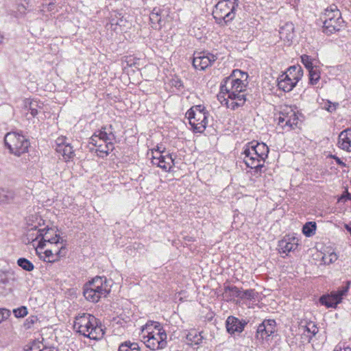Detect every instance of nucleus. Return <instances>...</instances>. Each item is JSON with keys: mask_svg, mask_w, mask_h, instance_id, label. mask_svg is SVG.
Returning a JSON list of instances; mask_svg holds the SVG:
<instances>
[{"mask_svg": "<svg viewBox=\"0 0 351 351\" xmlns=\"http://www.w3.org/2000/svg\"><path fill=\"white\" fill-rule=\"evenodd\" d=\"M322 259L325 264H330L335 262L337 259V256L336 254L331 253L329 254L328 257L323 256Z\"/></svg>", "mask_w": 351, "mask_h": 351, "instance_id": "obj_48", "label": "nucleus"}, {"mask_svg": "<svg viewBox=\"0 0 351 351\" xmlns=\"http://www.w3.org/2000/svg\"><path fill=\"white\" fill-rule=\"evenodd\" d=\"M283 74L284 77H289L297 84L303 75V70L300 66H291Z\"/></svg>", "mask_w": 351, "mask_h": 351, "instance_id": "obj_28", "label": "nucleus"}, {"mask_svg": "<svg viewBox=\"0 0 351 351\" xmlns=\"http://www.w3.org/2000/svg\"><path fill=\"white\" fill-rule=\"evenodd\" d=\"M15 192L8 187H0V205L8 204L14 202Z\"/></svg>", "mask_w": 351, "mask_h": 351, "instance_id": "obj_26", "label": "nucleus"}, {"mask_svg": "<svg viewBox=\"0 0 351 351\" xmlns=\"http://www.w3.org/2000/svg\"><path fill=\"white\" fill-rule=\"evenodd\" d=\"M322 20L324 24L323 32L328 35L339 31L343 22L341 12L335 4L330 5L324 10Z\"/></svg>", "mask_w": 351, "mask_h": 351, "instance_id": "obj_4", "label": "nucleus"}, {"mask_svg": "<svg viewBox=\"0 0 351 351\" xmlns=\"http://www.w3.org/2000/svg\"><path fill=\"white\" fill-rule=\"evenodd\" d=\"M119 351H141V349L137 343L125 341L119 346Z\"/></svg>", "mask_w": 351, "mask_h": 351, "instance_id": "obj_31", "label": "nucleus"}, {"mask_svg": "<svg viewBox=\"0 0 351 351\" xmlns=\"http://www.w3.org/2000/svg\"><path fill=\"white\" fill-rule=\"evenodd\" d=\"M74 329L82 335L93 340L101 339L104 335L101 326L99 325L97 319L88 313H82L75 317Z\"/></svg>", "mask_w": 351, "mask_h": 351, "instance_id": "obj_1", "label": "nucleus"}, {"mask_svg": "<svg viewBox=\"0 0 351 351\" xmlns=\"http://www.w3.org/2000/svg\"><path fill=\"white\" fill-rule=\"evenodd\" d=\"M149 21L153 29H160L164 25V14L159 8H154L149 14Z\"/></svg>", "mask_w": 351, "mask_h": 351, "instance_id": "obj_18", "label": "nucleus"}, {"mask_svg": "<svg viewBox=\"0 0 351 351\" xmlns=\"http://www.w3.org/2000/svg\"><path fill=\"white\" fill-rule=\"evenodd\" d=\"M189 123L194 132L202 133L204 131L208 124V114L206 111H195L189 110L186 112Z\"/></svg>", "mask_w": 351, "mask_h": 351, "instance_id": "obj_7", "label": "nucleus"}, {"mask_svg": "<svg viewBox=\"0 0 351 351\" xmlns=\"http://www.w3.org/2000/svg\"><path fill=\"white\" fill-rule=\"evenodd\" d=\"M255 292L253 289H247L241 292V299L252 300L254 299Z\"/></svg>", "mask_w": 351, "mask_h": 351, "instance_id": "obj_41", "label": "nucleus"}, {"mask_svg": "<svg viewBox=\"0 0 351 351\" xmlns=\"http://www.w3.org/2000/svg\"><path fill=\"white\" fill-rule=\"evenodd\" d=\"M331 157H332V158H334V159L336 160V162H337V163L338 165H341V166H342V167H345V166H346V163H345V162H343V161H342L339 158H338L337 156H334V155H331Z\"/></svg>", "mask_w": 351, "mask_h": 351, "instance_id": "obj_51", "label": "nucleus"}, {"mask_svg": "<svg viewBox=\"0 0 351 351\" xmlns=\"http://www.w3.org/2000/svg\"><path fill=\"white\" fill-rule=\"evenodd\" d=\"M339 147L351 152V128L342 131L338 138Z\"/></svg>", "mask_w": 351, "mask_h": 351, "instance_id": "obj_22", "label": "nucleus"}, {"mask_svg": "<svg viewBox=\"0 0 351 351\" xmlns=\"http://www.w3.org/2000/svg\"><path fill=\"white\" fill-rule=\"evenodd\" d=\"M17 264L23 269H24L27 271H31L34 270V264L25 258H19L17 261Z\"/></svg>", "mask_w": 351, "mask_h": 351, "instance_id": "obj_36", "label": "nucleus"}, {"mask_svg": "<svg viewBox=\"0 0 351 351\" xmlns=\"http://www.w3.org/2000/svg\"><path fill=\"white\" fill-rule=\"evenodd\" d=\"M25 351H58V349L54 347H51V348H45L43 350H38V349L36 348H30L29 349H28Z\"/></svg>", "mask_w": 351, "mask_h": 351, "instance_id": "obj_49", "label": "nucleus"}, {"mask_svg": "<svg viewBox=\"0 0 351 351\" xmlns=\"http://www.w3.org/2000/svg\"><path fill=\"white\" fill-rule=\"evenodd\" d=\"M190 110H193V111L194 110H195V111H205L204 108L202 107L200 105L199 106H195L191 108Z\"/></svg>", "mask_w": 351, "mask_h": 351, "instance_id": "obj_52", "label": "nucleus"}, {"mask_svg": "<svg viewBox=\"0 0 351 351\" xmlns=\"http://www.w3.org/2000/svg\"><path fill=\"white\" fill-rule=\"evenodd\" d=\"M186 341L189 343L199 344L202 340V337L200 334H197L195 330L189 332L186 337Z\"/></svg>", "mask_w": 351, "mask_h": 351, "instance_id": "obj_34", "label": "nucleus"}, {"mask_svg": "<svg viewBox=\"0 0 351 351\" xmlns=\"http://www.w3.org/2000/svg\"><path fill=\"white\" fill-rule=\"evenodd\" d=\"M250 147H252L254 151L257 153L258 156L261 159L265 160L267 158L269 154V147L267 146L265 143H256V142H250L247 143Z\"/></svg>", "mask_w": 351, "mask_h": 351, "instance_id": "obj_29", "label": "nucleus"}, {"mask_svg": "<svg viewBox=\"0 0 351 351\" xmlns=\"http://www.w3.org/2000/svg\"><path fill=\"white\" fill-rule=\"evenodd\" d=\"M301 59H302V62L304 64L305 67L308 71L315 68V66H313V63L311 62V59L310 58V56H308L307 55H303V56H302Z\"/></svg>", "mask_w": 351, "mask_h": 351, "instance_id": "obj_43", "label": "nucleus"}, {"mask_svg": "<svg viewBox=\"0 0 351 351\" xmlns=\"http://www.w3.org/2000/svg\"><path fill=\"white\" fill-rule=\"evenodd\" d=\"M241 291L236 286H225L224 287V294H228L229 293V295L228 296V299H232V298H239L241 296Z\"/></svg>", "mask_w": 351, "mask_h": 351, "instance_id": "obj_32", "label": "nucleus"}, {"mask_svg": "<svg viewBox=\"0 0 351 351\" xmlns=\"http://www.w3.org/2000/svg\"><path fill=\"white\" fill-rule=\"evenodd\" d=\"M163 152H158L159 157L152 156V163L154 165H156L157 167L161 168L165 171H170L174 165V159L173 158L172 155L170 154L162 155Z\"/></svg>", "mask_w": 351, "mask_h": 351, "instance_id": "obj_13", "label": "nucleus"}, {"mask_svg": "<svg viewBox=\"0 0 351 351\" xmlns=\"http://www.w3.org/2000/svg\"><path fill=\"white\" fill-rule=\"evenodd\" d=\"M167 333L165 331H148L143 337L145 346L152 350L163 349L167 346Z\"/></svg>", "mask_w": 351, "mask_h": 351, "instance_id": "obj_6", "label": "nucleus"}, {"mask_svg": "<svg viewBox=\"0 0 351 351\" xmlns=\"http://www.w3.org/2000/svg\"><path fill=\"white\" fill-rule=\"evenodd\" d=\"M4 142L10 153L17 156L27 152L29 147V141L16 132L8 133L4 137Z\"/></svg>", "mask_w": 351, "mask_h": 351, "instance_id": "obj_5", "label": "nucleus"}, {"mask_svg": "<svg viewBox=\"0 0 351 351\" xmlns=\"http://www.w3.org/2000/svg\"><path fill=\"white\" fill-rule=\"evenodd\" d=\"M298 119L295 112L292 110H290L289 112L283 111L280 112V115L278 117V124L283 130L287 129L289 131L297 127Z\"/></svg>", "mask_w": 351, "mask_h": 351, "instance_id": "obj_10", "label": "nucleus"}, {"mask_svg": "<svg viewBox=\"0 0 351 351\" xmlns=\"http://www.w3.org/2000/svg\"><path fill=\"white\" fill-rule=\"evenodd\" d=\"M110 289L105 277L96 276L84 285L83 294L92 302H97L101 297H106Z\"/></svg>", "mask_w": 351, "mask_h": 351, "instance_id": "obj_3", "label": "nucleus"}, {"mask_svg": "<svg viewBox=\"0 0 351 351\" xmlns=\"http://www.w3.org/2000/svg\"><path fill=\"white\" fill-rule=\"evenodd\" d=\"M316 230V223L310 221L306 223L302 228V232L306 237H311L313 235Z\"/></svg>", "mask_w": 351, "mask_h": 351, "instance_id": "obj_35", "label": "nucleus"}, {"mask_svg": "<svg viewBox=\"0 0 351 351\" xmlns=\"http://www.w3.org/2000/svg\"><path fill=\"white\" fill-rule=\"evenodd\" d=\"M44 255L40 256V258L45 262L55 263L58 261L61 258L66 256L67 254V249L64 245H61L60 249L53 252L52 249L46 250L44 252Z\"/></svg>", "mask_w": 351, "mask_h": 351, "instance_id": "obj_15", "label": "nucleus"}, {"mask_svg": "<svg viewBox=\"0 0 351 351\" xmlns=\"http://www.w3.org/2000/svg\"><path fill=\"white\" fill-rule=\"evenodd\" d=\"M296 84L295 81H292L289 77H284L283 73L278 78V86L285 92L291 91Z\"/></svg>", "mask_w": 351, "mask_h": 351, "instance_id": "obj_30", "label": "nucleus"}, {"mask_svg": "<svg viewBox=\"0 0 351 351\" xmlns=\"http://www.w3.org/2000/svg\"><path fill=\"white\" fill-rule=\"evenodd\" d=\"M56 151L62 154L65 160L71 159L75 155L73 147L69 143H64L63 137L58 138Z\"/></svg>", "mask_w": 351, "mask_h": 351, "instance_id": "obj_20", "label": "nucleus"}, {"mask_svg": "<svg viewBox=\"0 0 351 351\" xmlns=\"http://www.w3.org/2000/svg\"><path fill=\"white\" fill-rule=\"evenodd\" d=\"M38 227L36 226H33L32 228H29L28 230V232L27 233V237L28 241H32V239H35L36 235V232L38 230Z\"/></svg>", "mask_w": 351, "mask_h": 351, "instance_id": "obj_46", "label": "nucleus"}, {"mask_svg": "<svg viewBox=\"0 0 351 351\" xmlns=\"http://www.w3.org/2000/svg\"><path fill=\"white\" fill-rule=\"evenodd\" d=\"M298 240L295 237H285L279 242L280 252L287 254L294 251L298 245Z\"/></svg>", "mask_w": 351, "mask_h": 351, "instance_id": "obj_21", "label": "nucleus"}, {"mask_svg": "<svg viewBox=\"0 0 351 351\" xmlns=\"http://www.w3.org/2000/svg\"><path fill=\"white\" fill-rule=\"evenodd\" d=\"M350 282L348 281L346 286H343L339 289L337 291H332L337 295V297L341 298L343 295H346L350 289Z\"/></svg>", "mask_w": 351, "mask_h": 351, "instance_id": "obj_40", "label": "nucleus"}, {"mask_svg": "<svg viewBox=\"0 0 351 351\" xmlns=\"http://www.w3.org/2000/svg\"><path fill=\"white\" fill-rule=\"evenodd\" d=\"M247 324L245 320H240L234 316L228 317L226 321V327L228 332L233 335L235 332L241 333Z\"/></svg>", "mask_w": 351, "mask_h": 351, "instance_id": "obj_16", "label": "nucleus"}, {"mask_svg": "<svg viewBox=\"0 0 351 351\" xmlns=\"http://www.w3.org/2000/svg\"><path fill=\"white\" fill-rule=\"evenodd\" d=\"M326 109L328 111H329V112H333L334 110H335V109H336V106H335V104L331 105V104H330L328 105V107H326Z\"/></svg>", "mask_w": 351, "mask_h": 351, "instance_id": "obj_54", "label": "nucleus"}, {"mask_svg": "<svg viewBox=\"0 0 351 351\" xmlns=\"http://www.w3.org/2000/svg\"><path fill=\"white\" fill-rule=\"evenodd\" d=\"M239 0H219L214 6L212 15L220 26L228 25L236 17Z\"/></svg>", "mask_w": 351, "mask_h": 351, "instance_id": "obj_2", "label": "nucleus"}, {"mask_svg": "<svg viewBox=\"0 0 351 351\" xmlns=\"http://www.w3.org/2000/svg\"><path fill=\"white\" fill-rule=\"evenodd\" d=\"M305 331L311 334V336H315L318 332V328L314 323L309 322L305 326Z\"/></svg>", "mask_w": 351, "mask_h": 351, "instance_id": "obj_42", "label": "nucleus"}, {"mask_svg": "<svg viewBox=\"0 0 351 351\" xmlns=\"http://www.w3.org/2000/svg\"><path fill=\"white\" fill-rule=\"evenodd\" d=\"M309 83L312 85L316 84L320 79V73L317 67L308 71Z\"/></svg>", "mask_w": 351, "mask_h": 351, "instance_id": "obj_37", "label": "nucleus"}, {"mask_svg": "<svg viewBox=\"0 0 351 351\" xmlns=\"http://www.w3.org/2000/svg\"><path fill=\"white\" fill-rule=\"evenodd\" d=\"M245 91L239 90V89L226 93L228 95V99L231 100V101H229L228 99H224L226 106L233 110L243 106L247 100Z\"/></svg>", "mask_w": 351, "mask_h": 351, "instance_id": "obj_9", "label": "nucleus"}, {"mask_svg": "<svg viewBox=\"0 0 351 351\" xmlns=\"http://www.w3.org/2000/svg\"><path fill=\"white\" fill-rule=\"evenodd\" d=\"M160 152L159 149V147H158V149L155 150V152L152 151V154H155L154 156L159 157V154L158 152Z\"/></svg>", "mask_w": 351, "mask_h": 351, "instance_id": "obj_56", "label": "nucleus"}, {"mask_svg": "<svg viewBox=\"0 0 351 351\" xmlns=\"http://www.w3.org/2000/svg\"><path fill=\"white\" fill-rule=\"evenodd\" d=\"M319 302L327 308H336L337 304L341 302V298L337 297L332 291L330 295H322L319 298Z\"/></svg>", "mask_w": 351, "mask_h": 351, "instance_id": "obj_27", "label": "nucleus"}, {"mask_svg": "<svg viewBox=\"0 0 351 351\" xmlns=\"http://www.w3.org/2000/svg\"><path fill=\"white\" fill-rule=\"evenodd\" d=\"M242 155L243 156V162L246 166L251 169H254V172L258 173L261 169L263 167L265 160L250 156L249 154Z\"/></svg>", "mask_w": 351, "mask_h": 351, "instance_id": "obj_23", "label": "nucleus"}, {"mask_svg": "<svg viewBox=\"0 0 351 351\" xmlns=\"http://www.w3.org/2000/svg\"><path fill=\"white\" fill-rule=\"evenodd\" d=\"M276 332V323L274 319H265L258 325L255 338L261 343L267 342Z\"/></svg>", "mask_w": 351, "mask_h": 351, "instance_id": "obj_8", "label": "nucleus"}, {"mask_svg": "<svg viewBox=\"0 0 351 351\" xmlns=\"http://www.w3.org/2000/svg\"><path fill=\"white\" fill-rule=\"evenodd\" d=\"M241 154H249V156H253L254 158H258L261 159V158H259V156H258L257 153H256L252 149V147H250V145L247 144L244 147L243 152H242Z\"/></svg>", "mask_w": 351, "mask_h": 351, "instance_id": "obj_45", "label": "nucleus"}, {"mask_svg": "<svg viewBox=\"0 0 351 351\" xmlns=\"http://www.w3.org/2000/svg\"><path fill=\"white\" fill-rule=\"evenodd\" d=\"M294 26L292 23H287L284 26L281 27L279 31L280 38L281 40L288 43L292 41L294 37Z\"/></svg>", "mask_w": 351, "mask_h": 351, "instance_id": "obj_24", "label": "nucleus"}, {"mask_svg": "<svg viewBox=\"0 0 351 351\" xmlns=\"http://www.w3.org/2000/svg\"><path fill=\"white\" fill-rule=\"evenodd\" d=\"M10 316V311L7 308H0V323Z\"/></svg>", "mask_w": 351, "mask_h": 351, "instance_id": "obj_47", "label": "nucleus"}, {"mask_svg": "<svg viewBox=\"0 0 351 351\" xmlns=\"http://www.w3.org/2000/svg\"><path fill=\"white\" fill-rule=\"evenodd\" d=\"M13 313L16 317H23L27 314V309L25 306H21L14 309Z\"/></svg>", "mask_w": 351, "mask_h": 351, "instance_id": "obj_44", "label": "nucleus"}, {"mask_svg": "<svg viewBox=\"0 0 351 351\" xmlns=\"http://www.w3.org/2000/svg\"><path fill=\"white\" fill-rule=\"evenodd\" d=\"M95 133L97 134V138L99 141L104 143L110 141L111 143H114L116 141L114 130L112 125L103 126Z\"/></svg>", "mask_w": 351, "mask_h": 351, "instance_id": "obj_17", "label": "nucleus"}, {"mask_svg": "<svg viewBox=\"0 0 351 351\" xmlns=\"http://www.w3.org/2000/svg\"><path fill=\"white\" fill-rule=\"evenodd\" d=\"M228 77H231L232 80H237V81H241V82L247 83L246 81L248 77V74L246 72H243L241 70H234L231 75Z\"/></svg>", "mask_w": 351, "mask_h": 351, "instance_id": "obj_33", "label": "nucleus"}, {"mask_svg": "<svg viewBox=\"0 0 351 351\" xmlns=\"http://www.w3.org/2000/svg\"><path fill=\"white\" fill-rule=\"evenodd\" d=\"M217 60L216 56L210 53L200 52L194 56L193 65L196 69L204 70Z\"/></svg>", "mask_w": 351, "mask_h": 351, "instance_id": "obj_11", "label": "nucleus"}, {"mask_svg": "<svg viewBox=\"0 0 351 351\" xmlns=\"http://www.w3.org/2000/svg\"><path fill=\"white\" fill-rule=\"evenodd\" d=\"M46 243L56 245V246L58 245V244H60L61 245H64L66 247V241L55 232L54 236L51 237L49 240L46 241Z\"/></svg>", "mask_w": 351, "mask_h": 351, "instance_id": "obj_38", "label": "nucleus"}, {"mask_svg": "<svg viewBox=\"0 0 351 351\" xmlns=\"http://www.w3.org/2000/svg\"><path fill=\"white\" fill-rule=\"evenodd\" d=\"M100 142L101 141L97 140V134L95 133L90 137L89 143L97 147L95 149L97 155L103 158L105 156L108 155L110 152H112L114 149V143L108 141V143H104L105 144L102 145Z\"/></svg>", "mask_w": 351, "mask_h": 351, "instance_id": "obj_14", "label": "nucleus"}, {"mask_svg": "<svg viewBox=\"0 0 351 351\" xmlns=\"http://www.w3.org/2000/svg\"><path fill=\"white\" fill-rule=\"evenodd\" d=\"M24 106L25 109L34 117L43 109V104L35 99H27L25 101Z\"/></svg>", "mask_w": 351, "mask_h": 351, "instance_id": "obj_25", "label": "nucleus"}, {"mask_svg": "<svg viewBox=\"0 0 351 351\" xmlns=\"http://www.w3.org/2000/svg\"><path fill=\"white\" fill-rule=\"evenodd\" d=\"M172 85L180 89L183 87V84L180 80H173L172 81Z\"/></svg>", "mask_w": 351, "mask_h": 351, "instance_id": "obj_50", "label": "nucleus"}, {"mask_svg": "<svg viewBox=\"0 0 351 351\" xmlns=\"http://www.w3.org/2000/svg\"><path fill=\"white\" fill-rule=\"evenodd\" d=\"M247 83L241 82L237 80H232L231 77H226L220 85V94H226L230 91L246 90Z\"/></svg>", "mask_w": 351, "mask_h": 351, "instance_id": "obj_12", "label": "nucleus"}, {"mask_svg": "<svg viewBox=\"0 0 351 351\" xmlns=\"http://www.w3.org/2000/svg\"><path fill=\"white\" fill-rule=\"evenodd\" d=\"M51 249L53 250V252H55V251L58 250V249H60V247H58L57 245L56 246V245H54L53 248H51Z\"/></svg>", "mask_w": 351, "mask_h": 351, "instance_id": "obj_57", "label": "nucleus"}, {"mask_svg": "<svg viewBox=\"0 0 351 351\" xmlns=\"http://www.w3.org/2000/svg\"><path fill=\"white\" fill-rule=\"evenodd\" d=\"M0 282L5 285V284H8L9 282V278L8 277H7L5 275H4L3 276H2L0 279Z\"/></svg>", "mask_w": 351, "mask_h": 351, "instance_id": "obj_53", "label": "nucleus"}, {"mask_svg": "<svg viewBox=\"0 0 351 351\" xmlns=\"http://www.w3.org/2000/svg\"><path fill=\"white\" fill-rule=\"evenodd\" d=\"M55 232L56 231L53 228H45L43 229H39L36 232L35 239H32V241L39 239L38 248L43 249L46 245V241L49 240L51 237L54 236Z\"/></svg>", "mask_w": 351, "mask_h": 351, "instance_id": "obj_19", "label": "nucleus"}, {"mask_svg": "<svg viewBox=\"0 0 351 351\" xmlns=\"http://www.w3.org/2000/svg\"><path fill=\"white\" fill-rule=\"evenodd\" d=\"M334 351H351V348L346 347V348H340L339 350H335Z\"/></svg>", "mask_w": 351, "mask_h": 351, "instance_id": "obj_55", "label": "nucleus"}, {"mask_svg": "<svg viewBox=\"0 0 351 351\" xmlns=\"http://www.w3.org/2000/svg\"><path fill=\"white\" fill-rule=\"evenodd\" d=\"M147 331H165L159 322L151 321L145 325Z\"/></svg>", "mask_w": 351, "mask_h": 351, "instance_id": "obj_39", "label": "nucleus"}]
</instances>
